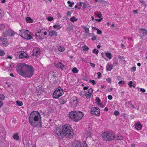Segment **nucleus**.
Masks as SVG:
<instances>
[{"label": "nucleus", "mask_w": 147, "mask_h": 147, "mask_svg": "<svg viewBox=\"0 0 147 147\" xmlns=\"http://www.w3.org/2000/svg\"><path fill=\"white\" fill-rule=\"evenodd\" d=\"M107 81L109 83H110L111 82V79L110 78H107L106 79Z\"/></svg>", "instance_id": "nucleus-55"}, {"label": "nucleus", "mask_w": 147, "mask_h": 147, "mask_svg": "<svg viewBox=\"0 0 147 147\" xmlns=\"http://www.w3.org/2000/svg\"><path fill=\"white\" fill-rule=\"evenodd\" d=\"M28 67L25 71L23 77L25 78H31L33 74L34 69L33 67L29 65H27Z\"/></svg>", "instance_id": "nucleus-5"}, {"label": "nucleus", "mask_w": 147, "mask_h": 147, "mask_svg": "<svg viewBox=\"0 0 147 147\" xmlns=\"http://www.w3.org/2000/svg\"><path fill=\"white\" fill-rule=\"evenodd\" d=\"M90 113L93 115H99L100 113V109L95 107H93L91 110Z\"/></svg>", "instance_id": "nucleus-9"}, {"label": "nucleus", "mask_w": 147, "mask_h": 147, "mask_svg": "<svg viewBox=\"0 0 147 147\" xmlns=\"http://www.w3.org/2000/svg\"><path fill=\"white\" fill-rule=\"evenodd\" d=\"M97 74L98 75V78H100V76L101 75V73L100 72H98L97 73Z\"/></svg>", "instance_id": "nucleus-52"}, {"label": "nucleus", "mask_w": 147, "mask_h": 147, "mask_svg": "<svg viewBox=\"0 0 147 147\" xmlns=\"http://www.w3.org/2000/svg\"><path fill=\"white\" fill-rule=\"evenodd\" d=\"M5 55L4 51L1 50L0 49V55L3 56Z\"/></svg>", "instance_id": "nucleus-39"}, {"label": "nucleus", "mask_w": 147, "mask_h": 147, "mask_svg": "<svg viewBox=\"0 0 147 147\" xmlns=\"http://www.w3.org/2000/svg\"><path fill=\"white\" fill-rule=\"evenodd\" d=\"M86 93V92H85L84 91H82L80 92V94L81 96L83 97L85 95Z\"/></svg>", "instance_id": "nucleus-33"}, {"label": "nucleus", "mask_w": 147, "mask_h": 147, "mask_svg": "<svg viewBox=\"0 0 147 147\" xmlns=\"http://www.w3.org/2000/svg\"><path fill=\"white\" fill-rule=\"evenodd\" d=\"M63 94V90L59 86L56 89L54 92L53 94V98L55 99L58 98Z\"/></svg>", "instance_id": "nucleus-8"}, {"label": "nucleus", "mask_w": 147, "mask_h": 147, "mask_svg": "<svg viewBox=\"0 0 147 147\" xmlns=\"http://www.w3.org/2000/svg\"><path fill=\"white\" fill-rule=\"evenodd\" d=\"M118 84H125V82L124 81H120L118 82Z\"/></svg>", "instance_id": "nucleus-54"}, {"label": "nucleus", "mask_w": 147, "mask_h": 147, "mask_svg": "<svg viewBox=\"0 0 147 147\" xmlns=\"http://www.w3.org/2000/svg\"><path fill=\"white\" fill-rule=\"evenodd\" d=\"M82 4L83 5V7L84 9H85L87 7V4H86L85 3L83 2L82 3Z\"/></svg>", "instance_id": "nucleus-44"}, {"label": "nucleus", "mask_w": 147, "mask_h": 147, "mask_svg": "<svg viewBox=\"0 0 147 147\" xmlns=\"http://www.w3.org/2000/svg\"><path fill=\"white\" fill-rule=\"evenodd\" d=\"M73 29V27L72 25H69L67 28V30L68 32H70Z\"/></svg>", "instance_id": "nucleus-27"}, {"label": "nucleus", "mask_w": 147, "mask_h": 147, "mask_svg": "<svg viewBox=\"0 0 147 147\" xmlns=\"http://www.w3.org/2000/svg\"><path fill=\"white\" fill-rule=\"evenodd\" d=\"M33 54H32V55H33L37 57L40 54V49L38 48H36L33 49Z\"/></svg>", "instance_id": "nucleus-12"}, {"label": "nucleus", "mask_w": 147, "mask_h": 147, "mask_svg": "<svg viewBox=\"0 0 147 147\" xmlns=\"http://www.w3.org/2000/svg\"><path fill=\"white\" fill-rule=\"evenodd\" d=\"M26 20L27 22L30 23L32 22L33 21V20L29 17H27Z\"/></svg>", "instance_id": "nucleus-25"}, {"label": "nucleus", "mask_w": 147, "mask_h": 147, "mask_svg": "<svg viewBox=\"0 0 147 147\" xmlns=\"http://www.w3.org/2000/svg\"><path fill=\"white\" fill-rule=\"evenodd\" d=\"M64 125H60L59 127H57L55 133L59 136V138L63 140L64 137Z\"/></svg>", "instance_id": "nucleus-4"}, {"label": "nucleus", "mask_w": 147, "mask_h": 147, "mask_svg": "<svg viewBox=\"0 0 147 147\" xmlns=\"http://www.w3.org/2000/svg\"><path fill=\"white\" fill-rule=\"evenodd\" d=\"M83 49L84 50L86 51L87 50H88L89 49L88 47L86 46L85 45H84L83 46Z\"/></svg>", "instance_id": "nucleus-36"}, {"label": "nucleus", "mask_w": 147, "mask_h": 147, "mask_svg": "<svg viewBox=\"0 0 147 147\" xmlns=\"http://www.w3.org/2000/svg\"><path fill=\"white\" fill-rule=\"evenodd\" d=\"M74 132L72 130L67 131H65V137L71 138L73 136Z\"/></svg>", "instance_id": "nucleus-11"}, {"label": "nucleus", "mask_w": 147, "mask_h": 147, "mask_svg": "<svg viewBox=\"0 0 147 147\" xmlns=\"http://www.w3.org/2000/svg\"><path fill=\"white\" fill-rule=\"evenodd\" d=\"M71 13L69 11H68L67 12V15L68 16H69L71 15Z\"/></svg>", "instance_id": "nucleus-63"}, {"label": "nucleus", "mask_w": 147, "mask_h": 147, "mask_svg": "<svg viewBox=\"0 0 147 147\" xmlns=\"http://www.w3.org/2000/svg\"><path fill=\"white\" fill-rule=\"evenodd\" d=\"M140 33H142V36H145L146 35L147 33V30L145 29L144 28L140 29Z\"/></svg>", "instance_id": "nucleus-16"}, {"label": "nucleus", "mask_w": 147, "mask_h": 147, "mask_svg": "<svg viewBox=\"0 0 147 147\" xmlns=\"http://www.w3.org/2000/svg\"><path fill=\"white\" fill-rule=\"evenodd\" d=\"M142 126L140 123H136L135 125V127L138 130H140L142 128Z\"/></svg>", "instance_id": "nucleus-17"}, {"label": "nucleus", "mask_w": 147, "mask_h": 147, "mask_svg": "<svg viewBox=\"0 0 147 147\" xmlns=\"http://www.w3.org/2000/svg\"><path fill=\"white\" fill-rule=\"evenodd\" d=\"M58 50L62 52L64 50V48L63 47L61 46H59L58 48Z\"/></svg>", "instance_id": "nucleus-28"}, {"label": "nucleus", "mask_w": 147, "mask_h": 147, "mask_svg": "<svg viewBox=\"0 0 147 147\" xmlns=\"http://www.w3.org/2000/svg\"><path fill=\"white\" fill-rule=\"evenodd\" d=\"M83 144L84 146V147H86V144L85 142L84 141L83 142Z\"/></svg>", "instance_id": "nucleus-58"}, {"label": "nucleus", "mask_w": 147, "mask_h": 147, "mask_svg": "<svg viewBox=\"0 0 147 147\" xmlns=\"http://www.w3.org/2000/svg\"><path fill=\"white\" fill-rule=\"evenodd\" d=\"M140 91H142L143 92H145V90L143 88H141L140 89Z\"/></svg>", "instance_id": "nucleus-61"}, {"label": "nucleus", "mask_w": 147, "mask_h": 147, "mask_svg": "<svg viewBox=\"0 0 147 147\" xmlns=\"http://www.w3.org/2000/svg\"><path fill=\"white\" fill-rule=\"evenodd\" d=\"M72 130L70 125L69 124L65 125V131H67Z\"/></svg>", "instance_id": "nucleus-20"}, {"label": "nucleus", "mask_w": 147, "mask_h": 147, "mask_svg": "<svg viewBox=\"0 0 147 147\" xmlns=\"http://www.w3.org/2000/svg\"><path fill=\"white\" fill-rule=\"evenodd\" d=\"M77 20L78 19H77L75 20V18L74 16H73L72 18H70V20L72 22H74L75 20L77 21Z\"/></svg>", "instance_id": "nucleus-38"}, {"label": "nucleus", "mask_w": 147, "mask_h": 147, "mask_svg": "<svg viewBox=\"0 0 147 147\" xmlns=\"http://www.w3.org/2000/svg\"><path fill=\"white\" fill-rule=\"evenodd\" d=\"M86 135L87 137L90 136H91V134L90 132L87 131L86 133Z\"/></svg>", "instance_id": "nucleus-45"}, {"label": "nucleus", "mask_w": 147, "mask_h": 147, "mask_svg": "<svg viewBox=\"0 0 147 147\" xmlns=\"http://www.w3.org/2000/svg\"><path fill=\"white\" fill-rule=\"evenodd\" d=\"M13 138L16 140H18L20 139V137L18 136V134L17 133H16L13 134Z\"/></svg>", "instance_id": "nucleus-22"}, {"label": "nucleus", "mask_w": 147, "mask_h": 147, "mask_svg": "<svg viewBox=\"0 0 147 147\" xmlns=\"http://www.w3.org/2000/svg\"><path fill=\"white\" fill-rule=\"evenodd\" d=\"M91 95V94H87L86 93L85 96H86V98H90V97Z\"/></svg>", "instance_id": "nucleus-37"}, {"label": "nucleus", "mask_w": 147, "mask_h": 147, "mask_svg": "<svg viewBox=\"0 0 147 147\" xmlns=\"http://www.w3.org/2000/svg\"><path fill=\"white\" fill-rule=\"evenodd\" d=\"M133 82L131 81H129L128 83V85L129 87L131 88L133 86Z\"/></svg>", "instance_id": "nucleus-35"}, {"label": "nucleus", "mask_w": 147, "mask_h": 147, "mask_svg": "<svg viewBox=\"0 0 147 147\" xmlns=\"http://www.w3.org/2000/svg\"><path fill=\"white\" fill-rule=\"evenodd\" d=\"M47 30L49 32V36H50V37H51L54 35H55L56 36H57V33L56 31L54 30H52L50 32L48 30Z\"/></svg>", "instance_id": "nucleus-18"}, {"label": "nucleus", "mask_w": 147, "mask_h": 147, "mask_svg": "<svg viewBox=\"0 0 147 147\" xmlns=\"http://www.w3.org/2000/svg\"><path fill=\"white\" fill-rule=\"evenodd\" d=\"M141 3L144 5H145V7L146 6V4H145V2L144 1H142L141 2Z\"/></svg>", "instance_id": "nucleus-64"}, {"label": "nucleus", "mask_w": 147, "mask_h": 147, "mask_svg": "<svg viewBox=\"0 0 147 147\" xmlns=\"http://www.w3.org/2000/svg\"><path fill=\"white\" fill-rule=\"evenodd\" d=\"M103 139L107 141H110L113 140L115 138V135L112 133L110 132H105L102 134Z\"/></svg>", "instance_id": "nucleus-6"}, {"label": "nucleus", "mask_w": 147, "mask_h": 147, "mask_svg": "<svg viewBox=\"0 0 147 147\" xmlns=\"http://www.w3.org/2000/svg\"><path fill=\"white\" fill-rule=\"evenodd\" d=\"M72 71L75 73H77L78 72V70L76 67L73 68L72 70Z\"/></svg>", "instance_id": "nucleus-31"}, {"label": "nucleus", "mask_w": 147, "mask_h": 147, "mask_svg": "<svg viewBox=\"0 0 147 147\" xmlns=\"http://www.w3.org/2000/svg\"><path fill=\"white\" fill-rule=\"evenodd\" d=\"M5 96L3 94H1L0 95V99L2 100H3L4 99Z\"/></svg>", "instance_id": "nucleus-40"}, {"label": "nucleus", "mask_w": 147, "mask_h": 147, "mask_svg": "<svg viewBox=\"0 0 147 147\" xmlns=\"http://www.w3.org/2000/svg\"><path fill=\"white\" fill-rule=\"evenodd\" d=\"M101 18L100 19H95V20L96 21H98V22H100L102 19V18Z\"/></svg>", "instance_id": "nucleus-60"}, {"label": "nucleus", "mask_w": 147, "mask_h": 147, "mask_svg": "<svg viewBox=\"0 0 147 147\" xmlns=\"http://www.w3.org/2000/svg\"><path fill=\"white\" fill-rule=\"evenodd\" d=\"M73 147H82L80 142L78 140H75L72 144Z\"/></svg>", "instance_id": "nucleus-15"}, {"label": "nucleus", "mask_w": 147, "mask_h": 147, "mask_svg": "<svg viewBox=\"0 0 147 147\" xmlns=\"http://www.w3.org/2000/svg\"><path fill=\"white\" fill-rule=\"evenodd\" d=\"M78 101L77 97H74L73 100V102L72 103V104L76 107V105L78 104Z\"/></svg>", "instance_id": "nucleus-19"}, {"label": "nucleus", "mask_w": 147, "mask_h": 147, "mask_svg": "<svg viewBox=\"0 0 147 147\" xmlns=\"http://www.w3.org/2000/svg\"><path fill=\"white\" fill-rule=\"evenodd\" d=\"M19 31V34L22 38L27 40H30L32 38L28 30L22 29Z\"/></svg>", "instance_id": "nucleus-7"}, {"label": "nucleus", "mask_w": 147, "mask_h": 147, "mask_svg": "<svg viewBox=\"0 0 147 147\" xmlns=\"http://www.w3.org/2000/svg\"><path fill=\"white\" fill-rule=\"evenodd\" d=\"M96 101L97 103H99L100 102V98L98 97L96 98Z\"/></svg>", "instance_id": "nucleus-47"}, {"label": "nucleus", "mask_w": 147, "mask_h": 147, "mask_svg": "<svg viewBox=\"0 0 147 147\" xmlns=\"http://www.w3.org/2000/svg\"><path fill=\"white\" fill-rule=\"evenodd\" d=\"M59 102L61 105H63L64 104V97L63 96L59 99Z\"/></svg>", "instance_id": "nucleus-23"}, {"label": "nucleus", "mask_w": 147, "mask_h": 147, "mask_svg": "<svg viewBox=\"0 0 147 147\" xmlns=\"http://www.w3.org/2000/svg\"><path fill=\"white\" fill-rule=\"evenodd\" d=\"M96 36L95 35H94V36H92V38L91 39L92 40H96Z\"/></svg>", "instance_id": "nucleus-48"}, {"label": "nucleus", "mask_w": 147, "mask_h": 147, "mask_svg": "<svg viewBox=\"0 0 147 147\" xmlns=\"http://www.w3.org/2000/svg\"><path fill=\"white\" fill-rule=\"evenodd\" d=\"M93 89L92 88H90L88 90V93L89 94H92L93 92Z\"/></svg>", "instance_id": "nucleus-42"}, {"label": "nucleus", "mask_w": 147, "mask_h": 147, "mask_svg": "<svg viewBox=\"0 0 147 147\" xmlns=\"http://www.w3.org/2000/svg\"><path fill=\"white\" fill-rule=\"evenodd\" d=\"M131 70H132V71H135L136 70V67H132L131 68Z\"/></svg>", "instance_id": "nucleus-53"}, {"label": "nucleus", "mask_w": 147, "mask_h": 147, "mask_svg": "<svg viewBox=\"0 0 147 147\" xmlns=\"http://www.w3.org/2000/svg\"><path fill=\"white\" fill-rule=\"evenodd\" d=\"M0 40L2 42L3 46L7 47L9 43L6 38H0Z\"/></svg>", "instance_id": "nucleus-14"}, {"label": "nucleus", "mask_w": 147, "mask_h": 147, "mask_svg": "<svg viewBox=\"0 0 147 147\" xmlns=\"http://www.w3.org/2000/svg\"><path fill=\"white\" fill-rule=\"evenodd\" d=\"M43 29H40V30H38V33H42V30H43Z\"/></svg>", "instance_id": "nucleus-59"}, {"label": "nucleus", "mask_w": 147, "mask_h": 147, "mask_svg": "<svg viewBox=\"0 0 147 147\" xmlns=\"http://www.w3.org/2000/svg\"><path fill=\"white\" fill-rule=\"evenodd\" d=\"M99 13H98V12H97V16L99 17V18H101L102 15L101 14V12H99Z\"/></svg>", "instance_id": "nucleus-49"}, {"label": "nucleus", "mask_w": 147, "mask_h": 147, "mask_svg": "<svg viewBox=\"0 0 147 147\" xmlns=\"http://www.w3.org/2000/svg\"><path fill=\"white\" fill-rule=\"evenodd\" d=\"M106 56L109 59H111V54L110 53H106Z\"/></svg>", "instance_id": "nucleus-29"}, {"label": "nucleus", "mask_w": 147, "mask_h": 147, "mask_svg": "<svg viewBox=\"0 0 147 147\" xmlns=\"http://www.w3.org/2000/svg\"><path fill=\"white\" fill-rule=\"evenodd\" d=\"M114 114L115 116H117L119 114V113L118 111H115L114 112Z\"/></svg>", "instance_id": "nucleus-43"}, {"label": "nucleus", "mask_w": 147, "mask_h": 147, "mask_svg": "<svg viewBox=\"0 0 147 147\" xmlns=\"http://www.w3.org/2000/svg\"><path fill=\"white\" fill-rule=\"evenodd\" d=\"M108 98L109 99L111 100L112 99V96L109 95L108 96Z\"/></svg>", "instance_id": "nucleus-57"}, {"label": "nucleus", "mask_w": 147, "mask_h": 147, "mask_svg": "<svg viewBox=\"0 0 147 147\" xmlns=\"http://www.w3.org/2000/svg\"><path fill=\"white\" fill-rule=\"evenodd\" d=\"M96 49H94L93 50V53H95L96 55H97L98 53V50H97Z\"/></svg>", "instance_id": "nucleus-41"}, {"label": "nucleus", "mask_w": 147, "mask_h": 147, "mask_svg": "<svg viewBox=\"0 0 147 147\" xmlns=\"http://www.w3.org/2000/svg\"><path fill=\"white\" fill-rule=\"evenodd\" d=\"M89 81L90 82H91L92 84L93 85H95L96 84L94 80H90Z\"/></svg>", "instance_id": "nucleus-50"}, {"label": "nucleus", "mask_w": 147, "mask_h": 147, "mask_svg": "<svg viewBox=\"0 0 147 147\" xmlns=\"http://www.w3.org/2000/svg\"><path fill=\"white\" fill-rule=\"evenodd\" d=\"M20 59H23L27 58H28L29 56H28L26 53L23 51H21V53L19 57Z\"/></svg>", "instance_id": "nucleus-13"}, {"label": "nucleus", "mask_w": 147, "mask_h": 147, "mask_svg": "<svg viewBox=\"0 0 147 147\" xmlns=\"http://www.w3.org/2000/svg\"><path fill=\"white\" fill-rule=\"evenodd\" d=\"M53 27L55 28H57L58 30L61 28V27L59 25H55L53 26Z\"/></svg>", "instance_id": "nucleus-32"}, {"label": "nucleus", "mask_w": 147, "mask_h": 147, "mask_svg": "<svg viewBox=\"0 0 147 147\" xmlns=\"http://www.w3.org/2000/svg\"><path fill=\"white\" fill-rule=\"evenodd\" d=\"M27 65L24 63H21L17 65L16 67L17 73L22 76L28 67Z\"/></svg>", "instance_id": "nucleus-3"}, {"label": "nucleus", "mask_w": 147, "mask_h": 147, "mask_svg": "<svg viewBox=\"0 0 147 147\" xmlns=\"http://www.w3.org/2000/svg\"><path fill=\"white\" fill-rule=\"evenodd\" d=\"M40 92V93H41L40 92V88H37V89L36 90V92L38 93Z\"/></svg>", "instance_id": "nucleus-56"}, {"label": "nucleus", "mask_w": 147, "mask_h": 147, "mask_svg": "<svg viewBox=\"0 0 147 147\" xmlns=\"http://www.w3.org/2000/svg\"><path fill=\"white\" fill-rule=\"evenodd\" d=\"M112 67V65L108 64L106 66L107 70L109 71H111L113 68Z\"/></svg>", "instance_id": "nucleus-24"}, {"label": "nucleus", "mask_w": 147, "mask_h": 147, "mask_svg": "<svg viewBox=\"0 0 147 147\" xmlns=\"http://www.w3.org/2000/svg\"><path fill=\"white\" fill-rule=\"evenodd\" d=\"M90 64L93 67H94L95 65L94 64L92 63H90Z\"/></svg>", "instance_id": "nucleus-62"}, {"label": "nucleus", "mask_w": 147, "mask_h": 147, "mask_svg": "<svg viewBox=\"0 0 147 147\" xmlns=\"http://www.w3.org/2000/svg\"><path fill=\"white\" fill-rule=\"evenodd\" d=\"M97 34H101L102 32V31L98 29H97Z\"/></svg>", "instance_id": "nucleus-51"}, {"label": "nucleus", "mask_w": 147, "mask_h": 147, "mask_svg": "<svg viewBox=\"0 0 147 147\" xmlns=\"http://www.w3.org/2000/svg\"><path fill=\"white\" fill-rule=\"evenodd\" d=\"M85 30L86 33H88L89 32V29L87 28L86 26H84L83 28Z\"/></svg>", "instance_id": "nucleus-34"}, {"label": "nucleus", "mask_w": 147, "mask_h": 147, "mask_svg": "<svg viewBox=\"0 0 147 147\" xmlns=\"http://www.w3.org/2000/svg\"><path fill=\"white\" fill-rule=\"evenodd\" d=\"M16 102L19 106H21L23 105V104L22 102L20 101H17Z\"/></svg>", "instance_id": "nucleus-30"}, {"label": "nucleus", "mask_w": 147, "mask_h": 147, "mask_svg": "<svg viewBox=\"0 0 147 147\" xmlns=\"http://www.w3.org/2000/svg\"><path fill=\"white\" fill-rule=\"evenodd\" d=\"M55 66L57 68H60L61 69H63L64 67V65L60 62L57 64L55 65Z\"/></svg>", "instance_id": "nucleus-21"}, {"label": "nucleus", "mask_w": 147, "mask_h": 147, "mask_svg": "<svg viewBox=\"0 0 147 147\" xmlns=\"http://www.w3.org/2000/svg\"><path fill=\"white\" fill-rule=\"evenodd\" d=\"M15 32L10 29H9L6 31L4 33L5 36H12L15 34Z\"/></svg>", "instance_id": "nucleus-10"}, {"label": "nucleus", "mask_w": 147, "mask_h": 147, "mask_svg": "<svg viewBox=\"0 0 147 147\" xmlns=\"http://www.w3.org/2000/svg\"><path fill=\"white\" fill-rule=\"evenodd\" d=\"M40 117L38 112L33 111L32 112L30 115L29 121L30 124L33 127H41L42 122L41 119H39Z\"/></svg>", "instance_id": "nucleus-1"}, {"label": "nucleus", "mask_w": 147, "mask_h": 147, "mask_svg": "<svg viewBox=\"0 0 147 147\" xmlns=\"http://www.w3.org/2000/svg\"><path fill=\"white\" fill-rule=\"evenodd\" d=\"M83 116V114L81 111H76L70 112L68 115L69 118H71L74 121H77L81 119Z\"/></svg>", "instance_id": "nucleus-2"}, {"label": "nucleus", "mask_w": 147, "mask_h": 147, "mask_svg": "<svg viewBox=\"0 0 147 147\" xmlns=\"http://www.w3.org/2000/svg\"><path fill=\"white\" fill-rule=\"evenodd\" d=\"M53 19V17H49L47 18L48 20L50 21H52Z\"/></svg>", "instance_id": "nucleus-46"}, {"label": "nucleus", "mask_w": 147, "mask_h": 147, "mask_svg": "<svg viewBox=\"0 0 147 147\" xmlns=\"http://www.w3.org/2000/svg\"><path fill=\"white\" fill-rule=\"evenodd\" d=\"M123 139V137L122 136H115V138L114 139H115V140H122Z\"/></svg>", "instance_id": "nucleus-26"}]
</instances>
